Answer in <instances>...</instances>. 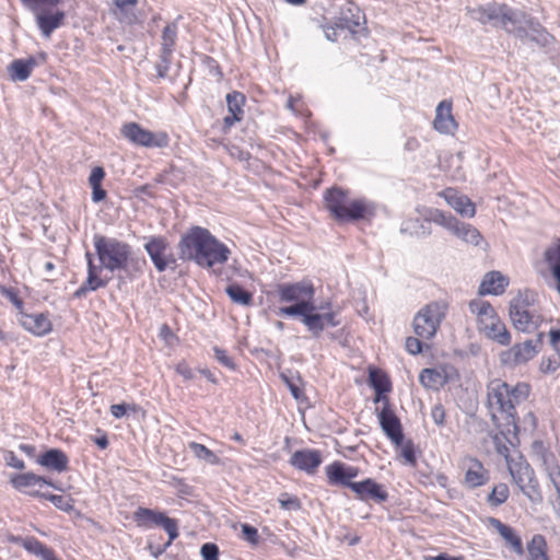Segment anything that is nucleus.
Returning <instances> with one entry per match:
<instances>
[{"label":"nucleus","mask_w":560,"mask_h":560,"mask_svg":"<svg viewBox=\"0 0 560 560\" xmlns=\"http://www.w3.org/2000/svg\"><path fill=\"white\" fill-rule=\"evenodd\" d=\"M178 248L182 259L195 261L202 268L222 265L231 254L225 244L200 226H194L183 235Z\"/></svg>","instance_id":"obj_1"},{"label":"nucleus","mask_w":560,"mask_h":560,"mask_svg":"<svg viewBox=\"0 0 560 560\" xmlns=\"http://www.w3.org/2000/svg\"><path fill=\"white\" fill-rule=\"evenodd\" d=\"M93 243L102 267L112 272L124 270L131 275L132 271H141L145 264L133 256L130 245L115 237L95 234Z\"/></svg>","instance_id":"obj_2"},{"label":"nucleus","mask_w":560,"mask_h":560,"mask_svg":"<svg viewBox=\"0 0 560 560\" xmlns=\"http://www.w3.org/2000/svg\"><path fill=\"white\" fill-rule=\"evenodd\" d=\"M529 394L530 385L526 382L511 385L494 378L487 385V405L493 417L499 412L506 418H514L516 406L524 402Z\"/></svg>","instance_id":"obj_3"},{"label":"nucleus","mask_w":560,"mask_h":560,"mask_svg":"<svg viewBox=\"0 0 560 560\" xmlns=\"http://www.w3.org/2000/svg\"><path fill=\"white\" fill-rule=\"evenodd\" d=\"M276 293L279 303L288 304L279 307L281 316L296 317L313 308L315 288L310 280L279 283Z\"/></svg>","instance_id":"obj_4"},{"label":"nucleus","mask_w":560,"mask_h":560,"mask_svg":"<svg viewBox=\"0 0 560 560\" xmlns=\"http://www.w3.org/2000/svg\"><path fill=\"white\" fill-rule=\"evenodd\" d=\"M501 27L513 34L522 42H533L539 46H547L551 40V35L522 10L513 9L506 4Z\"/></svg>","instance_id":"obj_5"},{"label":"nucleus","mask_w":560,"mask_h":560,"mask_svg":"<svg viewBox=\"0 0 560 560\" xmlns=\"http://www.w3.org/2000/svg\"><path fill=\"white\" fill-rule=\"evenodd\" d=\"M326 208L339 221H355L374 215V206L364 198L350 199L337 187L328 189L324 196Z\"/></svg>","instance_id":"obj_6"},{"label":"nucleus","mask_w":560,"mask_h":560,"mask_svg":"<svg viewBox=\"0 0 560 560\" xmlns=\"http://www.w3.org/2000/svg\"><path fill=\"white\" fill-rule=\"evenodd\" d=\"M469 310L476 315L479 332L501 346L511 343L510 331L489 302L480 299L472 300L469 302Z\"/></svg>","instance_id":"obj_7"},{"label":"nucleus","mask_w":560,"mask_h":560,"mask_svg":"<svg viewBox=\"0 0 560 560\" xmlns=\"http://www.w3.org/2000/svg\"><path fill=\"white\" fill-rule=\"evenodd\" d=\"M510 475L520 490L533 502H540L542 497L534 470L529 464L517 455L516 457L505 455Z\"/></svg>","instance_id":"obj_8"},{"label":"nucleus","mask_w":560,"mask_h":560,"mask_svg":"<svg viewBox=\"0 0 560 560\" xmlns=\"http://www.w3.org/2000/svg\"><path fill=\"white\" fill-rule=\"evenodd\" d=\"M509 313L514 328L523 332H534L542 323L538 306L527 295L515 296L510 303Z\"/></svg>","instance_id":"obj_9"},{"label":"nucleus","mask_w":560,"mask_h":560,"mask_svg":"<svg viewBox=\"0 0 560 560\" xmlns=\"http://www.w3.org/2000/svg\"><path fill=\"white\" fill-rule=\"evenodd\" d=\"M447 304L445 302H431L420 308L413 317L415 334L424 340L433 338L445 318Z\"/></svg>","instance_id":"obj_10"},{"label":"nucleus","mask_w":560,"mask_h":560,"mask_svg":"<svg viewBox=\"0 0 560 560\" xmlns=\"http://www.w3.org/2000/svg\"><path fill=\"white\" fill-rule=\"evenodd\" d=\"M121 135L131 143L145 148H165L170 141L165 132H151L137 122L125 124L121 127Z\"/></svg>","instance_id":"obj_11"},{"label":"nucleus","mask_w":560,"mask_h":560,"mask_svg":"<svg viewBox=\"0 0 560 560\" xmlns=\"http://www.w3.org/2000/svg\"><path fill=\"white\" fill-rule=\"evenodd\" d=\"M542 336L540 332L537 340H526L501 352L500 362L506 366H516L528 362L539 352Z\"/></svg>","instance_id":"obj_12"},{"label":"nucleus","mask_w":560,"mask_h":560,"mask_svg":"<svg viewBox=\"0 0 560 560\" xmlns=\"http://www.w3.org/2000/svg\"><path fill=\"white\" fill-rule=\"evenodd\" d=\"M376 412L383 432L395 445H400L404 440L401 423L389 402L376 408Z\"/></svg>","instance_id":"obj_13"},{"label":"nucleus","mask_w":560,"mask_h":560,"mask_svg":"<svg viewBox=\"0 0 560 560\" xmlns=\"http://www.w3.org/2000/svg\"><path fill=\"white\" fill-rule=\"evenodd\" d=\"M349 488L357 494V498L362 501L382 503L388 499L385 487L371 478L351 483Z\"/></svg>","instance_id":"obj_14"},{"label":"nucleus","mask_w":560,"mask_h":560,"mask_svg":"<svg viewBox=\"0 0 560 560\" xmlns=\"http://www.w3.org/2000/svg\"><path fill=\"white\" fill-rule=\"evenodd\" d=\"M506 8L505 3H489L486 5H478L476 8H469V16L480 22L481 24H491L492 26H500L503 20V15Z\"/></svg>","instance_id":"obj_15"},{"label":"nucleus","mask_w":560,"mask_h":560,"mask_svg":"<svg viewBox=\"0 0 560 560\" xmlns=\"http://www.w3.org/2000/svg\"><path fill=\"white\" fill-rule=\"evenodd\" d=\"M454 376V370L446 366L423 369L419 375L420 384L428 388L438 390L450 382Z\"/></svg>","instance_id":"obj_16"},{"label":"nucleus","mask_w":560,"mask_h":560,"mask_svg":"<svg viewBox=\"0 0 560 560\" xmlns=\"http://www.w3.org/2000/svg\"><path fill=\"white\" fill-rule=\"evenodd\" d=\"M322 462L323 458L320 452L310 448L295 451L290 458V464L293 467L305 471L308 475L314 474Z\"/></svg>","instance_id":"obj_17"},{"label":"nucleus","mask_w":560,"mask_h":560,"mask_svg":"<svg viewBox=\"0 0 560 560\" xmlns=\"http://www.w3.org/2000/svg\"><path fill=\"white\" fill-rule=\"evenodd\" d=\"M440 195L445 199L447 205L451 206L459 214L467 218H472L475 215V205L467 196L462 195L452 188L445 189Z\"/></svg>","instance_id":"obj_18"},{"label":"nucleus","mask_w":560,"mask_h":560,"mask_svg":"<svg viewBox=\"0 0 560 560\" xmlns=\"http://www.w3.org/2000/svg\"><path fill=\"white\" fill-rule=\"evenodd\" d=\"M490 479L489 471L475 458L466 460V472L464 483L467 488L474 489L487 483Z\"/></svg>","instance_id":"obj_19"},{"label":"nucleus","mask_w":560,"mask_h":560,"mask_svg":"<svg viewBox=\"0 0 560 560\" xmlns=\"http://www.w3.org/2000/svg\"><path fill=\"white\" fill-rule=\"evenodd\" d=\"M326 475L329 483L342 485L349 488V485L355 482L352 479L357 476V469L347 467L340 462H335L326 467Z\"/></svg>","instance_id":"obj_20"},{"label":"nucleus","mask_w":560,"mask_h":560,"mask_svg":"<svg viewBox=\"0 0 560 560\" xmlns=\"http://www.w3.org/2000/svg\"><path fill=\"white\" fill-rule=\"evenodd\" d=\"M434 128L442 133H453L457 127L452 115V104L442 101L435 109Z\"/></svg>","instance_id":"obj_21"},{"label":"nucleus","mask_w":560,"mask_h":560,"mask_svg":"<svg viewBox=\"0 0 560 560\" xmlns=\"http://www.w3.org/2000/svg\"><path fill=\"white\" fill-rule=\"evenodd\" d=\"M21 325L36 336H44L51 330L49 318L43 313L21 314Z\"/></svg>","instance_id":"obj_22"},{"label":"nucleus","mask_w":560,"mask_h":560,"mask_svg":"<svg viewBox=\"0 0 560 560\" xmlns=\"http://www.w3.org/2000/svg\"><path fill=\"white\" fill-rule=\"evenodd\" d=\"M544 260L553 281V289L560 295V242L550 245L544 253Z\"/></svg>","instance_id":"obj_23"},{"label":"nucleus","mask_w":560,"mask_h":560,"mask_svg":"<svg viewBox=\"0 0 560 560\" xmlns=\"http://www.w3.org/2000/svg\"><path fill=\"white\" fill-rule=\"evenodd\" d=\"M155 268L162 272L164 271L171 260L165 255L166 243L161 237L151 238L144 246Z\"/></svg>","instance_id":"obj_24"},{"label":"nucleus","mask_w":560,"mask_h":560,"mask_svg":"<svg viewBox=\"0 0 560 560\" xmlns=\"http://www.w3.org/2000/svg\"><path fill=\"white\" fill-rule=\"evenodd\" d=\"M37 463L48 469L62 472L68 469L69 459L61 450L50 448L38 457Z\"/></svg>","instance_id":"obj_25"},{"label":"nucleus","mask_w":560,"mask_h":560,"mask_svg":"<svg viewBox=\"0 0 560 560\" xmlns=\"http://www.w3.org/2000/svg\"><path fill=\"white\" fill-rule=\"evenodd\" d=\"M329 307V303L315 305L313 302V308L301 314V320L315 337H318L325 329L323 317L319 311H325Z\"/></svg>","instance_id":"obj_26"},{"label":"nucleus","mask_w":560,"mask_h":560,"mask_svg":"<svg viewBox=\"0 0 560 560\" xmlns=\"http://www.w3.org/2000/svg\"><path fill=\"white\" fill-rule=\"evenodd\" d=\"M85 256L88 259V278L85 282L73 293V296L78 299L84 296L90 291H95L106 285V281L102 280L97 275L96 267L92 261V255L86 253Z\"/></svg>","instance_id":"obj_27"},{"label":"nucleus","mask_w":560,"mask_h":560,"mask_svg":"<svg viewBox=\"0 0 560 560\" xmlns=\"http://www.w3.org/2000/svg\"><path fill=\"white\" fill-rule=\"evenodd\" d=\"M34 13L36 15L37 25L46 38L50 37L51 33L62 24L65 19V13L61 11H56L55 13H44L42 9H39Z\"/></svg>","instance_id":"obj_28"},{"label":"nucleus","mask_w":560,"mask_h":560,"mask_svg":"<svg viewBox=\"0 0 560 560\" xmlns=\"http://www.w3.org/2000/svg\"><path fill=\"white\" fill-rule=\"evenodd\" d=\"M508 283V279L503 277L499 271H490L485 276L479 287V293L481 295H500L504 292Z\"/></svg>","instance_id":"obj_29"},{"label":"nucleus","mask_w":560,"mask_h":560,"mask_svg":"<svg viewBox=\"0 0 560 560\" xmlns=\"http://www.w3.org/2000/svg\"><path fill=\"white\" fill-rule=\"evenodd\" d=\"M369 382L376 392L374 402L382 405L389 402L388 397L384 395V393L389 392L390 389V383L387 376L380 371L372 370L370 371Z\"/></svg>","instance_id":"obj_30"},{"label":"nucleus","mask_w":560,"mask_h":560,"mask_svg":"<svg viewBox=\"0 0 560 560\" xmlns=\"http://www.w3.org/2000/svg\"><path fill=\"white\" fill-rule=\"evenodd\" d=\"M490 522L499 535L505 540L508 545H510L514 552L517 555L524 553L522 539L512 527L497 518H491Z\"/></svg>","instance_id":"obj_31"},{"label":"nucleus","mask_w":560,"mask_h":560,"mask_svg":"<svg viewBox=\"0 0 560 560\" xmlns=\"http://www.w3.org/2000/svg\"><path fill=\"white\" fill-rule=\"evenodd\" d=\"M35 66L36 61L34 58L15 59L9 66L10 77L14 81H25L31 75Z\"/></svg>","instance_id":"obj_32"},{"label":"nucleus","mask_w":560,"mask_h":560,"mask_svg":"<svg viewBox=\"0 0 560 560\" xmlns=\"http://www.w3.org/2000/svg\"><path fill=\"white\" fill-rule=\"evenodd\" d=\"M452 233L464 242L475 246H478L482 241V236L476 228L468 223L459 222L458 220Z\"/></svg>","instance_id":"obj_33"},{"label":"nucleus","mask_w":560,"mask_h":560,"mask_svg":"<svg viewBox=\"0 0 560 560\" xmlns=\"http://www.w3.org/2000/svg\"><path fill=\"white\" fill-rule=\"evenodd\" d=\"M10 482L18 490H22L24 488L36 485H48L50 487H54L51 481L47 480L44 477L37 476L33 472L14 475L11 477Z\"/></svg>","instance_id":"obj_34"},{"label":"nucleus","mask_w":560,"mask_h":560,"mask_svg":"<svg viewBox=\"0 0 560 560\" xmlns=\"http://www.w3.org/2000/svg\"><path fill=\"white\" fill-rule=\"evenodd\" d=\"M137 3L138 0H114L116 7L114 14L121 23L133 24L137 16L129 8H135Z\"/></svg>","instance_id":"obj_35"},{"label":"nucleus","mask_w":560,"mask_h":560,"mask_svg":"<svg viewBox=\"0 0 560 560\" xmlns=\"http://www.w3.org/2000/svg\"><path fill=\"white\" fill-rule=\"evenodd\" d=\"M25 550L40 557L43 560H57L54 551L35 537H26L22 541Z\"/></svg>","instance_id":"obj_36"},{"label":"nucleus","mask_w":560,"mask_h":560,"mask_svg":"<svg viewBox=\"0 0 560 560\" xmlns=\"http://www.w3.org/2000/svg\"><path fill=\"white\" fill-rule=\"evenodd\" d=\"M547 544L542 535H534L527 545L528 560H548Z\"/></svg>","instance_id":"obj_37"},{"label":"nucleus","mask_w":560,"mask_h":560,"mask_svg":"<svg viewBox=\"0 0 560 560\" xmlns=\"http://www.w3.org/2000/svg\"><path fill=\"white\" fill-rule=\"evenodd\" d=\"M177 37V24L171 23L166 25L162 33V50L161 52L164 54V59L166 60L167 57H172V54L174 51L175 43Z\"/></svg>","instance_id":"obj_38"},{"label":"nucleus","mask_w":560,"mask_h":560,"mask_svg":"<svg viewBox=\"0 0 560 560\" xmlns=\"http://www.w3.org/2000/svg\"><path fill=\"white\" fill-rule=\"evenodd\" d=\"M188 447L196 458L203 460L210 465L220 464V458L203 444L197 442H189Z\"/></svg>","instance_id":"obj_39"},{"label":"nucleus","mask_w":560,"mask_h":560,"mask_svg":"<svg viewBox=\"0 0 560 560\" xmlns=\"http://www.w3.org/2000/svg\"><path fill=\"white\" fill-rule=\"evenodd\" d=\"M225 292L226 294L229 295V298L236 304H240V305H249L253 301V295L250 292L246 291L245 289H243L240 284L237 283H232L230 285L226 287L225 289Z\"/></svg>","instance_id":"obj_40"},{"label":"nucleus","mask_w":560,"mask_h":560,"mask_svg":"<svg viewBox=\"0 0 560 560\" xmlns=\"http://www.w3.org/2000/svg\"><path fill=\"white\" fill-rule=\"evenodd\" d=\"M164 514L155 512L150 509L139 508L135 512V521L139 526H150L151 524L159 525L160 520Z\"/></svg>","instance_id":"obj_41"},{"label":"nucleus","mask_w":560,"mask_h":560,"mask_svg":"<svg viewBox=\"0 0 560 560\" xmlns=\"http://www.w3.org/2000/svg\"><path fill=\"white\" fill-rule=\"evenodd\" d=\"M428 221L435 222L452 232L455 228L457 219L450 213L433 209L429 212Z\"/></svg>","instance_id":"obj_42"},{"label":"nucleus","mask_w":560,"mask_h":560,"mask_svg":"<svg viewBox=\"0 0 560 560\" xmlns=\"http://www.w3.org/2000/svg\"><path fill=\"white\" fill-rule=\"evenodd\" d=\"M226 104L229 113L243 118L245 96L240 92H232L226 95Z\"/></svg>","instance_id":"obj_43"},{"label":"nucleus","mask_w":560,"mask_h":560,"mask_svg":"<svg viewBox=\"0 0 560 560\" xmlns=\"http://www.w3.org/2000/svg\"><path fill=\"white\" fill-rule=\"evenodd\" d=\"M509 498V487L505 483H499L493 487L489 493L487 501L491 506L503 504Z\"/></svg>","instance_id":"obj_44"},{"label":"nucleus","mask_w":560,"mask_h":560,"mask_svg":"<svg viewBox=\"0 0 560 560\" xmlns=\"http://www.w3.org/2000/svg\"><path fill=\"white\" fill-rule=\"evenodd\" d=\"M34 495H39L45 498L46 500L50 501L56 508H58L61 511L69 512L73 509V502L72 499L66 495H58V494H45V493H38L35 492Z\"/></svg>","instance_id":"obj_45"},{"label":"nucleus","mask_w":560,"mask_h":560,"mask_svg":"<svg viewBox=\"0 0 560 560\" xmlns=\"http://www.w3.org/2000/svg\"><path fill=\"white\" fill-rule=\"evenodd\" d=\"M560 368V354L552 353L545 355L540 360L539 371L544 374H552Z\"/></svg>","instance_id":"obj_46"},{"label":"nucleus","mask_w":560,"mask_h":560,"mask_svg":"<svg viewBox=\"0 0 560 560\" xmlns=\"http://www.w3.org/2000/svg\"><path fill=\"white\" fill-rule=\"evenodd\" d=\"M159 525L164 528V530L168 534L170 540L168 545L178 536V526L177 522L173 518H170L165 514L159 522Z\"/></svg>","instance_id":"obj_47"},{"label":"nucleus","mask_w":560,"mask_h":560,"mask_svg":"<svg viewBox=\"0 0 560 560\" xmlns=\"http://www.w3.org/2000/svg\"><path fill=\"white\" fill-rule=\"evenodd\" d=\"M400 456L405 459V463L415 467L417 465V458L415 454L413 443L411 441H407L406 443H401L400 445Z\"/></svg>","instance_id":"obj_48"},{"label":"nucleus","mask_w":560,"mask_h":560,"mask_svg":"<svg viewBox=\"0 0 560 560\" xmlns=\"http://www.w3.org/2000/svg\"><path fill=\"white\" fill-rule=\"evenodd\" d=\"M279 504L284 510L298 511L301 509V502L295 495L289 493H282L279 499Z\"/></svg>","instance_id":"obj_49"},{"label":"nucleus","mask_w":560,"mask_h":560,"mask_svg":"<svg viewBox=\"0 0 560 560\" xmlns=\"http://www.w3.org/2000/svg\"><path fill=\"white\" fill-rule=\"evenodd\" d=\"M60 0H21V2L32 12H37L43 7H54L59 3Z\"/></svg>","instance_id":"obj_50"},{"label":"nucleus","mask_w":560,"mask_h":560,"mask_svg":"<svg viewBox=\"0 0 560 560\" xmlns=\"http://www.w3.org/2000/svg\"><path fill=\"white\" fill-rule=\"evenodd\" d=\"M200 553L203 560H219V548L215 544H203Z\"/></svg>","instance_id":"obj_51"},{"label":"nucleus","mask_w":560,"mask_h":560,"mask_svg":"<svg viewBox=\"0 0 560 560\" xmlns=\"http://www.w3.org/2000/svg\"><path fill=\"white\" fill-rule=\"evenodd\" d=\"M215 359L225 368L230 370H235L234 361L231 357H229L228 352L224 349L219 347L213 348Z\"/></svg>","instance_id":"obj_52"},{"label":"nucleus","mask_w":560,"mask_h":560,"mask_svg":"<svg viewBox=\"0 0 560 560\" xmlns=\"http://www.w3.org/2000/svg\"><path fill=\"white\" fill-rule=\"evenodd\" d=\"M128 410L136 412L137 406L136 405L128 406L126 404H116V405L110 406V413L116 419L122 418L127 413Z\"/></svg>","instance_id":"obj_53"},{"label":"nucleus","mask_w":560,"mask_h":560,"mask_svg":"<svg viewBox=\"0 0 560 560\" xmlns=\"http://www.w3.org/2000/svg\"><path fill=\"white\" fill-rule=\"evenodd\" d=\"M421 338L417 337H408L406 339V350L410 354H418L422 352V342L420 341Z\"/></svg>","instance_id":"obj_54"},{"label":"nucleus","mask_w":560,"mask_h":560,"mask_svg":"<svg viewBox=\"0 0 560 560\" xmlns=\"http://www.w3.org/2000/svg\"><path fill=\"white\" fill-rule=\"evenodd\" d=\"M431 418L436 425H443L445 422V410L441 404L433 406L431 410Z\"/></svg>","instance_id":"obj_55"},{"label":"nucleus","mask_w":560,"mask_h":560,"mask_svg":"<svg viewBox=\"0 0 560 560\" xmlns=\"http://www.w3.org/2000/svg\"><path fill=\"white\" fill-rule=\"evenodd\" d=\"M550 481L552 482L560 500V467L559 466H552L550 467V471L547 472Z\"/></svg>","instance_id":"obj_56"},{"label":"nucleus","mask_w":560,"mask_h":560,"mask_svg":"<svg viewBox=\"0 0 560 560\" xmlns=\"http://www.w3.org/2000/svg\"><path fill=\"white\" fill-rule=\"evenodd\" d=\"M5 463L13 468L24 469L25 464L22 459H20L13 452H7L4 455Z\"/></svg>","instance_id":"obj_57"},{"label":"nucleus","mask_w":560,"mask_h":560,"mask_svg":"<svg viewBox=\"0 0 560 560\" xmlns=\"http://www.w3.org/2000/svg\"><path fill=\"white\" fill-rule=\"evenodd\" d=\"M104 177H105L104 170L100 166L94 167L89 177L90 186H95V185L101 184L102 180L104 179Z\"/></svg>","instance_id":"obj_58"},{"label":"nucleus","mask_w":560,"mask_h":560,"mask_svg":"<svg viewBox=\"0 0 560 560\" xmlns=\"http://www.w3.org/2000/svg\"><path fill=\"white\" fill-rule=\"evenodd\" d=\"M323 317V323L326 327H336L339 325V322L336 319V313L332 311H319Z\"/></svg>","instance_id":"obj_59"},{"label":"nucleus","mask_w":560,"mask_h":560,"mask_svg":"<svg viewBox=\"0 0 560 560\" xmlns=\"http://www.w3.org/2000/svg\"><path fill=\"white\" fill-rule=\"evenodd\" d=\"M175 371H176L177 374L183 376V378L186 380V381H189V380L194 378V373H192L191 369L189 368V365L186 362H179L176 365Z\"/></svg>","instance_id":"obj_60"},{"label":"nucleus","mask_w":560,"mask_h":560,"mask_svg":"<svg viewBox=\"0 0 560 560\" xmlns=\"http://www.w3.org/2000/svg\"><path fill=\"white\" fill-rule=\"evenodd\" d=\"M540 458H541L542 465L545 466V469L547 472L550 471V467L559 466L557 464L555 455L550 452L544 451L540 455Z\"/></svg>","instance_id":"obj_61"},{"label":"nucleus","mask_w":560,"mask_h":560,"mask_svg":"<svg viewBox=\"0 0 560 560\" xmlns=\"http://www.w3.org/2000/svg\"><path fill=\"white\" fill-rule=\"evenodd\" d=\"M242 532L244 534V536L246 537V539L250 542H256L257 539H258V530L248 525V524H243L242 525Z\"/></svg>","instance_id":"obj_62"},{"label":"nucleus","mask_w":560,"mask_h":560,"mask_svg":"<svg viewBox=\"0 0 560 560\" xmlns=\"http://www.w3.org/2000/svg\"><path fill=\"white\" fill-rule=\"evenodd\" d=\"M170 63H171V57H167V59L165 60L164 59V54L161 52V61L156 66L158 75L160 78H165L166 77Z\"/></svg>","instance_id":"obj_63"},{"label":"nucleus","mask_w":560,"mask_h":560,"mask_svg":"<svg viewBox=\"0 0 560 560\" xmlns=\"http://www.w3.org/2000/svg\"><path fill=\"white\" fill-rule=\"evenodd\" d=\"M283 380L285 382V384L288 385L292 396L299 400L301 399V397L303 396V392L301 390V388L298 386V384H295L291 378L287 377V376H283Z\"/></svg>","instance_id":"obj_64"}]
</instances>
